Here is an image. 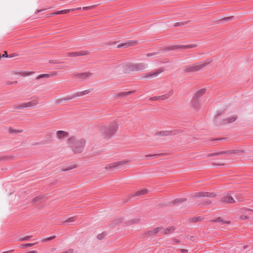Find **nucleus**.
<instances>
[{
    "label": "nucleus",
    "instance_id": "f257e3e1",
    "mask_svg": "<svg viewBox=\"0 0 253 253\" xmlns=\"http://www.w3.org/2000/svg\"><path fill=\"white\" fill-rule=\"evenodd\" d=\"M147 65L143 63L137 64L124 63L114 67L115 72L119 75L128 74L134 71H141L145 69Z\"/></svg>",
    "mask_w": 253,
    "mask_h": 253
},
{
    "label": "nucleus",
    "instance_id": "f03ea898",
    "mask_svg": "<svg viewBox=\"0 0 253 253\" xmlns=\"http://www.w3.org/2000/svg\"><path fill=\"white\" fill-rule=\"evenodd\" d=\"M119 126V122L115 120L103 126L101 130L102 137L107 140L113 138L118 130Z\"/></svg>",
    "mask_w": 253,
    "mask_h": 253
},
{
    "label": "nucleus",
    "instance_id": "7ed1b4c3",
    "mask_svg": "<svg viewBox=\"0 0 253 253\" xmlns=\"http://www.w3.org/2000/svg\"><path fill=\"white\" fill-rule=\"evenodd\" d=\"M68 144L72 148L75 153H80L84 149L85 141L84 139H76L72 137L68 139Z\"/></svg>",
    "mask_w": 253,
    "mask_h": 253
},
{
    "label": "nucleus",
    "instance_id": "20e7f679",
    "mask_svg": "<svg viewBox=\"0 0 253 253\" xmlns=\"http://www.w3.org/2000/svg\"><path fill=\"white\" fill-rule=\"evenodd\" d=\"M210 63H211V61L199 63L196 64L190 65L187 68V71L189 72L198 71L202 69Z\"/></svg>",
    "mask_w": 253,
    "mask_h": 253
},
{
    "label": "nucleus",
    "instance_id": "39448f33",
    "mask_svg": "<svg viewBox=\"0 0 253 253\" xmlns=\"http://www.w3.org/2000/svg\"><path fill=\"white\" fill-rule=\"evenodd\" d=\"M139 221L140 219L137 218L125 221V219L123 217H120L117 218L116 220L117 223H123L124 225H130L133 224L137 223L139 222Z\"/></svg>",
    "mask_w": 253,
    "mask_h": 253
},
{
    "label": "nucleus",
    "instance_id": "423d86ee",
    "mask_svg": "<svg viewBox=\"0 0 253 253\" xmlns=\"http://www.w3.org/2000/svg\"><path fill=\"white\" fill-rule=\"evenodd\" d=\"M129 161L127 160L111 163L106 167L107 169H116L121 168L123 165L128 164Z\"/></svg>",
    "mask_w": 253,
    "mask_h": 253
},
{
    "label": "nucleus",
    "instance_id": "0eeeda50",
    "mask_svg": "<svg viewBox=\"0 0 253 253\" xmlns=\"http://www.w3.org/2000/svg\"><path fill=\"white\" fill-rule=\"evenodd\" d=\"M215 196L214 193L206 192H200L195 193L192 194V197L199 198L202 197H213Z\"/></svg>",
    "mask_w": 253,
    "mask_h": 253
},
{
    "label": "nucleus",
    "instance_id": "6e6552de",
    "mask_svg": "<svg viewBox=\"0 0 253 253\" xmlns=\"http://www.w3.org/2000/svg\"><path fill=\"white\" fill-rule=\"evenodd\" d=\"M39 103L38 98H34L31 101L25 102L20 105L21 108L31 107L36 106Z\"/></svg>",
    "mask_w": 253,
    "mask_h": 253
},
{
    "label": "nucleus",
    "instance_id": "1a4fd4ad",
    "mask_svg": "<svg viewBox=\"0 0 253 253\" xmlns=\"http://www.w3.org/2000/svg\"><path fill=\"white\" fill-rule=\"evenodd\" d=\"M175 133V132L173 130H162L157 132L155 135L158 137H163L173 135Z\"/></svg>",
    "mask_w": 253,
    "mask_h": 253
},
{
    "label": "nucleus",
    "instance_id": "9d476101",
    "mask_svg": "<svg viewBox=\"0 0 253 253\" xmlns=\"http://www.w3.org/2000/svg\"><path fill=\"white\" fill-rule=\"evenodd\" d=\"M243 153L244 151L243 150H228L226 151H222L217 153H214L210 155V156H213L216 155H222V154H226V155H231L233 153Z\"/></svg>",
    "mask_w": 253,
    "mask_h": 253
},
{
    "label": "nucleus",
    "instance_id": "9b49d317",
    "mask_svg": "<svg viewBox=\"0 0 253 253\" xmlns=\"http://www.w3.org/2000/svg\"><path fill=\"white\" fill-rule=\"evenodd\" d=\"M206 92L205 88H202L197 91L193 96L194 99H198L202 96H203Z\"/></svg>",
    "mask_w": 253,
    "mask_h": 253
},
{
    "label": "nucleus",
    "instance_id": "f8f14e48",
    "mask_svg": "<svg viewBox=\"0 0 253 253\" xmlns=\"http://www.w3.org/2000/svg\"><path fill=\"white\" fill-rule=\"evenodd\" d=\"M56 136L58 139H62L68 136V133L63 130H58L56 132Z\"/></svg>",
    "mask_w": 253,
    "mask_h": 253
},
{
    "label": "nucleus",
    "instance_id": "ddd939ff",
    "mask_svg": "<svg viewBox=\"0 0 253 253\" xmlns=\"http://www.w3.org/2000/svg\"><path fill=\"white\" fill-rule=\"evenodd\" d=\"M222 201L225 203H234L235 202V200L229 195H227L223 197Z\"/></svg>",
    "mask_w": 253,
    "mask_h": 253
},
{
    "label": "nucleus",
    "instance_id": "4468645a",
    "mask_svg": "<svg viewBox=\"0 0 253 253\" xmlns=\"http://www.w3.org/2000/svg\"><path fill=\"white\" fill-rule=\"evenodd\" d=\"M81 9V7H78V8H77L76 9H65V10H62L57 11L56 12L53 13L52 14V15L67 14V13H69L70 11H74L75 9L79 10V9Z\"/></svg>",
    "mask_w": 253,
    "mask_h": 253
},
{
    "label": "nucleus",
    "instance_id": "2eb2a0df",
    "mask_svg": "<svg viewBox=\"0 0 253 253\" xmlns=\"http://www.w3.org/2000/svg\"><path fill=\"white\" fill-rule=\"evenodd\" d=\"M91 75H92V74L91 73L85 72V73H82L79 74L77 76L79 78H80L81 79L84 80V79H85L90 77L91 76Z\"/></svg>",
    "mask_w": 253,
    "mask_h": 253
},
{
    "label": "nucleus",
    "instance_id": "dca6fc26",
    "mask_svg": "<svg viewBox=\"0 0 253 253\" xmlns=\"http://www.w3.org/2000/svg\"><path fill=\"white\" fill-rule=\"evenodd\" d=\"M192 106L195 109H199L201 108V104L198 99L192 98Z\"/></svg>",
    "mask_w": 253,
    "mask_h": 253
},
{
    "label": "nucleus",
    "instance_id": "f3484780",
    "mask_svg": "<svg viewBox=\"0 0 253 253\" xmlns=\"http://www.w3.org/2000/svg\"><path fill=\"white\" fill-rule=\"evenodd\" d=\"M174 230H175V228L173 226L168 227L166 229L163 228L162 234H170V233L173 232Z\"/></svg>",
    "mask_w": 253,
    "mask_h": 253
},
{
    "label": "nucleus",
    "instance_id": "a211bd4d",
    "mask_svg": "<svg viewBox=\"0 0 253 253\" xmlns=\"http://www.w3.org/2000/svg\"><path fill=\"white\" fill-rule=\"evenodd\" d=\"M77 219V216H72L68 218V219L63 220L62 221V224H68L69 223L75 222Z\"/></svg>",
    "mask_w": 253,
    "mask_h": 253
},
{
    "label": "nucleus",
    "instance_id": "6ab92c4d",
    "mask_svg": "<svg viewBox=\"0 0 253 253\" xmlns=\"http://www.w3.org/2000/svg\"><path fill=\"white\" fill-rule=\"evenodd\" d=\"M196 46V44L176 45V46H175V48L187 49V48H194Z\"/></svg>",
    "mask_w": 253,
    "mask_h": 253
},
{
    "label": "nucleus",
    "instance_id": "aec40b11",
    "mask_svg": "<svg viewBox=\"0 0 253 253\" xmlns=\"http://www.w3.org/2000/svg\"><path fill=\"white\" fill-rule=\"evenodd\" d=\"M137 44V42L135 41H131L128 42H125L124 43L119 46V47L125 46V47H128L130 46H133Z\"/></svg>",
    "mask_w": 253,
    "mask_h": 253
},
{
    "label": "nucleus",
    "instance_id": "412c9836",
    "mask_svg": "<svg viewBox=\"0 0 253 253\" xmlns=\"http://www.w3.org/2000/svg\"><path fill=\"white\" fill-rule=\"evenodd\" d=\"M162 229H163L162 227H156V228L153 229V230H152L151 231H150L149 232V234L153 235V234H157L160 232H161L162 233Z\"/></svg>",
    "mask_w": 253,
    "mask_h": 253
},
{
    "label": "nucleus",
    "instance_id": "4be33fe9",
    "mask_svg": "<svg viewBox=\"0 0 253 253\" xmlns=\"http://www.w3.org/2000/svg\"><path fill=\"white\" fill-rule=\"evenodd\" d=\"M86 53L85 52L82 51L79 52H72L70 53V56L72 57L79 56L81 55H85Z\"/></svg>",
    "mask_w": 253,
    "mask_h": 253
},
{
    "label": "nucleus",
    "instance_id": "5701e85b",
    "mask_svg": "<svg viewBox=\"0 0 253 253\" xmlns=\"http://www.w3.org/2000/svg\"><path fill=\"white\" fill-rule=\"evenodd\" d=\"M57 74L56 72H54L53 73L51 74H42L40 76V78L42 77H46V78H50L51 77H53L55 76H56Z\"/></svg>",
    "mask_w": 253,
    "mask_h": 253
},
{
    "label": "nucleus",
    "instance_id": "b1692460",
    "mask_svg": "<svg viewBox=\"0 0 253 253\" xmlns=\"http://www.w3.org/2000/svg\"><path fill=\"white\" fill-rule=\"evenodd\" d=\"M15 74L17 75H20L21 76L25 77V76H27L31 75L32 74V73L31 72L27 73V72H20L16 73Z\"/></svg>",
    "mask_w": 253,
    "mask_h": 253
},
{
    "label": "nucleus",
    "instance_id": "393cba45",
    "mask_svg": "<svg viewBox=\"0 0 253 253\" xmlns=\"http://www.w3.org/2000/svg\"><path fill=\"white\" fill-rule=\"evenodd\" d=\"M212 222H222L223 223H227V224H229L230 223V221H224L220 217H219L218 218H217L216 219H215V220H211Z\"/></svg>",
    "mask_w": 253,
    "mask_h": 253
},
{
    "label": "nucleus",
    "instance_id": "a878e982",
    "mask_svg": "<svg viewBox=\"0 0 253 253\" xmlns=\"http://www.w3.org/2000/svg\"><path fill=\"white\" fill-rule=\"evenodd\" d=\"M147 193V189H143V190H141L140 191H137L135 195L136 196H139V195H141L145 194H146Z\"/></svg>",
    "mask_w": 253,
    "mask_h": 253
},
{
    "label": "nucleus",
    "instance_id": "bb28decb",
    "mask_svg": "<svg viewBox=\"0 0 253 253\" xmlns=\"http://www.w3.org/2000/svg\"><path fill=\"white\" fill-rule=\"evenodd\" d=\"M161 72H155L153 74H147L146 75V76L145 77H152L153 76H157L159 74H160Z\"/></svg>",
    "mask_w": 253,
    "mask_h": 253
},
{
    "label": "nucleus",
    "instance_id": "cd10ccee",
    "mask_svg": "<svg viewBox=\"0 0 253 253\" xmlns=\"http://www.w3.org/2000/svg\"><path fill=\"white\" fill-rule=\"evenodd\" d=\"M172 94V92L170 91L169 92V93L168 94L162 96V99L168 98Z\"/></svg>",
    "mask_w": 253,
    "mask_h": 253
},
{
    "label": "nucleus",
    "instance_id": "c85d7f7f",
    "mask_svg": "<svg viewBox=\"0 0 253 253\" xmlns=\"http://www.w3.org/2000/svg\"><path fill=\"white\" fill-rule=\"evenodd\" d=\"M186 199H177L175 200V203L184 202L186 201Z\"/></svg>",
    "mask_w": 253,
    "mask_h": 253
},
{
    "label": "nucleus",
    "instance_id": "c756f323",
    "mask_svg": "<svg viewBox=\"0 0 253 253\" xmlns=\"http://www.w3.org/2000/svg\"><path fill=\"white\" fill-rule=\"evenodd\" d=\"M155 55H156V53H154V52L147 53L146 55V57H153V56H155Z\"/></svg>",
    "mask_w": 253,
    "mask_h": 253
},
{
    "label": "nucleus",
    "instance_id": "7c9ffc66",
    "mask_svg": "<svg viewBox=\"0 0 253 253\" xmlns=\"http://www.w3.org/2000/svg\"><path fill=\"white\" fill-rule=\"evenodd\" d=\"M34 244H33V243L26 244L23 245L22 247L24 248H27V247H31L32 246H33Z\"/></svg>",
    "mask_w": 253,
    "mask_h": 253
},
{
    "label": "nucleus",
    "instance_id": "2f4dec72",
    "mask_svg": "<svg viewBox=\"0 0 253 253\" xmlns=\"http://www.w3.org/2000/svg\"><path fill=\"white\" fill-rule=\"evenodd\" d=\"M55 238V236H51V237H48V238H47L46 239H45L43 241L44 242H47V241H50V240H51L52 239H53L54 238Z\"/></svg>",
    "mask_w": 253,
    "mask_h": 253
},
{
    "label": "nucleus",
    "instance_id": "473e14b6",
    "mask_svg": "<svg viewBox=\"0 0 253 253\" xmlns=\"http://www.w3.org/2000/svg\"><path fill=\"white\" fill-rule=\"evenodd\" d=\"M94 5L90 6H85L83 7V9L84 10H86L88 9H90L92 7H94Z\"/></svg>",
    "mask_w": 253,
    "mask_h": 253
},
{
    "label": "nucleus",
    "instance_id": "72a5a7b5",
    "mask_svg": "<svg viewBox=\"0 0 253 253\" xmlns=\"http://www.w3.org/2000/svg\"><path fill=\"white\" fill-rule=\"evenodd\" d=\"M241 219L242 220H246L249 218V216L247 215H242L240 217Z\"/></svg>",
    "mask_w": 253,
    "mask_h": 253
},
{
    "label": "nucleus",
    "instance_id": "f704fd0d",
    "mask_svg": "<svg viewBox=\"0 0 253 253\" xmlns=\"http://www.w3.org/2000/svg\"><path fill=\"white\" fill-rule=\"evenodd\" d=\"M180 252H181V253H187L188 251L187 249H180Z\"/></svg>",
    "mask_w": 253,
    "mask_h": 253
},
{
    "label": "nucleus",
    "instance_id": "c9c22d12",
    "mask_svg": "<svg viewBox=\"0 0 253 253\" xmlns=\"http://www.w3.org/2000/svg\"><path fill=\"white\" fill-rule=\"evenodd\" d=\"M29 238V236L25 237V238L20 239L21 241H26Z\"/></svg>",
    "mask_w": 253,
    "mask_h": 253
},
{
    "label": "nucleus",
    "instance_id": "e433bc0d",
    "mask_svg": "<svg viewBox=\"0 0 253 253\" xmlns=\"http://www.w3.org/2000/svg\"><path fill=\"white\" fill-rule=\"evenodd\" d=\"M2 57H8L6 51H4V53H3V54H2Z\"/></svg>",
    "mask_w": 253,
    "mask_h": 253
},
{
    "label": "nucleus",
    "instance_id": "4c0bfd02",
    "mask_svg": "<svg viewBox=\"0 0 253 253\" xmlns=\"http://www.w3.org/2000/svg\"><path fill=\"white\" fill-rule=\"evenodd\" d=\"M235 120H236V118L235 117H233V118H231V120L230 121H229L228 122L232 123V122L235 121Z\"/></svg>",
    "mask_w": 253,
    "mask_h": 253
},
{
    "label": "nucleus",
    "instance_id": "58836bf2",
    "mask_svg": "<svg viewBox=\"0 0 253 253\" xmlns=\"http://www.w3.org/2000/svg\"><path fill=\"white\" fill-rule=\"evenodd\" d=\"M49 63L55 64V63H56V62L54 60H49Z\"/></svg>",
    "mask_w": 253,
    "mask_h": 253
},
{
    "label": "nucleus",
    "instance_id": "ea45409f",
    "mask_svg": "<svg viewBox=\"0 0 253 253\" xmlns=\"http://www.w3.org/2000/svg\"><path fill=\"white\" fill-rule=\"evenodd\" d=\"M132 93L131 91H127L125 93L126 95H129Z\"/></svg>",
    "mask_w": 253,
    "mask_h": 253
},
{
    "label": "nucleus",
    "instance_id": "a19ab883",
    "mask_svg": "<svg viewBox=\"0 0 253 253\" xmlns=\"http://www.w3.org/2000/svg\"><path fill=\"white\" fill-rule=\"evenodd\" d=\"M36 253V251H30V252H28L27 253Z\"/></svg>",
    "mask_w": 253,
    "mask_h": 253
},
{
    "label": "nucleus",
    "instance_id": "79ce46f5",
    "mask_svg": "<svg viewBox=\"0 0 253 253\" xmlns=\"http://www.w3.org/2000/svg\"><path fill=\"white\" fill-rule=\"evenodd\" d=\"M42 11V10H39L38 11V12H41V11Z\"/></svg>",
    "mask_w": 253,
    "mask_h": 253
},
{
    "label": "nucleus",
    "instance_id": "37998d69",
    "mask_svg": "<svg viewBox=\"0 0 253 253\" xmlns=\"http://www.w3.org/2000/svg\"><path fill=\"white\" fill-rule=\"evenodd\" d=\"M3 253H8V252H3Z\"/></svg>",
    "mask_w": 253,
    "mask_h": 253
},
{
    "label": "nucleus",
    "instance_id": "c03bdc74",
    "mask_svg": "<svg viewBox=\"0 0 253 253\" xmlns=\"http://www.w3.org/2000/svg\"><path fill=\"white\" fill-rule=\"evenodd\" d=\"M156 155H151V156H155Z\"/></svg>",
    "mask_w": 253,
    "mask_h": 253
}]
</instances>
